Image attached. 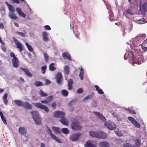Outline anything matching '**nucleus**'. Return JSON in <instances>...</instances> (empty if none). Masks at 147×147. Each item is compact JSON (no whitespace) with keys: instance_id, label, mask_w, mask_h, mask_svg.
<instances>
[{"instance_id":"obj_31","label":"nucleus","mask_w":147,"mask_h":147,"mask_svg":"<svg viewBox=\"0 0 147 147\" xmlns=\"http://www.w3.org/2000/svg\"><path fill=\"white\" fill-rule=\"evenodd\" d=\"M84 74V69L82 68L80 69L79 76L81 80H82L84 79L83 75Z\"/></svg>"},{"instance_id":"obj_37","label":"nucleus","mask_w":147,"mask_h":147,"mask_svg":"<svg viewBox=\"0 0 147 147\" xmlns=\"http://www.w3.org/2000/svg\"><path fill=\"white\" fill-rule=\"evenodd\" d=\"M109 19L111 21H113L114 18V15L113 12L112 11H109Z\"/></svg>"},{"instance_id":"obj_26","label":"nucleus","mask_w":147,"mask_h":147,"mask_svg":"<svg viewBox=\"0 0 147 147\" xmlns=\"http://www.w3.org/2000/svg\"><path fill=\"white\" fill-rule=\"evenodd\" d=\"M95 87L96 88V90L97 91L98 94H104L103 91L98 86L95 85Z\"/></svg>"},{"instance_id":"obj_64","label":"nucleus","mask_w":147,"mask_h":147,"mask_svg":"<svg viewBox=\"0 0 147 147\" xmlns=\"http://www.w3.org/2000/svg\"><path fill=\"white\" fill-rule=\"evenodd\" d=\"M45 83L46 84H48L50 83V82L48 80H46Z\"/></svg>"},{"instance_id":"obj_44","label":"nucleus","mask_w":147,"mask_h":147,"mask_svg":"<svg viewBox=\"0 0 147 147\" xmlns=\"http://www.w3.org/2000/svg\"><path fill=\"white\" fill-rule=\"evenodd\" d=\"M62 132L65 134H67L69 133L68 129L67 128H63L62 129Z\"/></svg>"},{"instance_id":"obj_36","label":"nucleus","mask_w":147,"mask_h":147,"mask_svg":"<svg viewBox=\"0 0 147 147\" xmlns=\"http://www.w3.org/2000/svg\"><path fill=\"white\" fill-rule=\"evenodd\" d=\"M55 64L54 63H51L49 66V70L51 71H54L55 69L56 68L54 67Z\"/></svg>"},{"instance_id":"obj_56","label":"nucleus","mask_w":147,"mask_h":147,"mask_svg":"<svg viewBox=\"0 0 147 147\" xmlns=\"http://www.w3.org/2000/svg\"><path fill=\"white\" fill-rule=\"evenodd\" d=\"M83 92V90L82 89L80 88L77 91V93H81Z\"/></svg>"},{"instance_id":"obj_6","label":"nucleus","mask_w":147,"mask_h":147,"mask_svg":"<svg viewBox=\"0 0 147 147\" xmlns=\"http://www.w3.org/2000/svg\"><path fill=\"white\" fill-rule=\"evenodd\" d=\"M34 105L36 107L41 109H43L46 112L48 113L49 111V109L48 108L41 103L37 102L34 104Z\"/></svg>"},{"instance_id":"obj_19","label":"nucleus","mask_w":147,"mask_h":147,"mask_svg":"<svg viewBox=\"0 0 147 147\" xmlns=\"http://www.w3.org/2000/svg\"><path fill=\"white\" fill-rule=\"evenodd\" d=\"M99 145L101 147H110L109 143L107 142H102L99 143Z\"/></svg>"},{"instance_id":"obj_43","label":"nucleus","mask_w":147,"mask_h":147,"mask_svg":"<svg viewBox=\"0 0 147 147\" xmlns=\"http://www.w3.org/2000/svg\"><path fill=\"white\" fill-rule=\"evenodd\" d=\"M47 66L46 65L43 66L41 67V71L42 74H44L45 73L46 70L47 68Z\"/></svg>"},{"instance_id":"obj_11","label":"nucleus","mask_w":147,"mask_h":147,"mask_svg":"<svg viewBox=\"0 0 147 147\" xmlns=\"http://www.w3.org/2000/svg\"><path fill=\"white\" fill-rule=\"evenodd\" d=\"M97 138L99 139H105L107 137L106 134L103 131H98Z\"/></svg>"},{"instance_id":"obj_7","label":"nucleus","mask_w":147,"mask_h":147,"mask_svg":"<svg viewBox=\"0 0 147 147\" xmlns=\"http://www.w3.org/2000/svg\"><path fill=\"white\" fill-rule=\"evenodd\" d=\"M47 131L49 136H51L52 139L59 143H62V140L57 138L54 135L52 134L51 130L48 127H47Z\"/></svg>"},{"instance_id":"obj_45","label":"nucleus","mask_w":147,"mask_h":147,"mask_svg":"<svg viewBox=\"0 0 147 147\" xmlns=\"http://www.w3.org/2000/svg\"><path fill=\"white\" fill-rule=\"evenodd\" d=\"M123 146L124 147H135L134 145H131L129 143H127L123 144Z\"/></svg>"},{"instance_id":"obj_29","label":"nucleus","mask_w":147,"mask_h":147,"mask_svg":"<svg viewBox=\"0 0 147 147\" xmlns=\"http://www.w3.org/2000/svg\"><path fill=\"white\" fill-rule=\"evenodd\" d=\"M9 17L11 19L14 20H16L18 19V17L16 16V14L13 13L9 14Z\"/></svg>"},{"instance_id":"obj_4","label":"nucleus","mask_w":147,"mask_h":147,"mask_svg":"<svg viewBox=\"0 0 147 147\" xmlns=\"http://www.w3.org/2000/svg\"><path fill=\"white\" fill-rule=\"evenodd\" d=\"M72 129L74 131L79 130L82 128V127L79 123L78 121L73 122L71 124Z\"/></svg>"},{"instance_id":"obj_41","label":"nucleus","mask_w":147,"mask_h":147,"mask_svg":"<svg viewBox=\"0 0 147 147\" xmlns=\"http://www.w3.org/2000/svg\"><path fill=\"white\" fill-rule=\"evenodd\" d=\"M9 9L11 13H14L15 12V9L13 7L9 4H8Z\"/></svg>"},{"instance_id":"obj_32","label":"nucleus","mask_w":147,"mask_h":147,"mask_svg":"<svg viewBox=\"0 0 147 147\" xmlns=\"http://www.w3.org/2000/svg\"><path fill=\"white\" fill-rule=\"evenodd\" d=\"M97 131L95 132L93 131H91L89 132L90 136L92 137H95L97 138Z\"/></svg>"},{"instance_id":"obj_20","label":"nucleus","mask_w":147,"mask_h":147,"mask_svg":"<svg viewBox=\"0 0 147 147\" xmlns=\"http://www.w3.org/2000/svg\"><path fill=\"white\" fill-rule=\"evenodd\" d=\"M141 144V143L140 140L136 139L135 141V147H140Z\"/></svg>"},{"instance_id":"obj_50","label":"nucleus","mask_w":147,"mask_h":147,"mask_svg":"<svg viewBox=\"0 0 147 147\" xmlns=\"http://www.w3.org/2000/svg\"><path fill=\"white\" fill-rule=\"evenodd\" d=\"M138 22L140 24H143L144 23L145 20L144 18L138 20Z\"/></svg>"},{"instance_id":"obj_8","label":"nucleus","mask_w":147,"mask_h":147,"mask_svg":"<svg viewBox=\"0 0 147 147\" xmlns=\"http://www.w3.org/2000/svg\"><path fill=\"white\" fill-rule=\"evenodd\" d=\"M134 53L131 51H130L125 54L124 58L125 60L127 59L126 56H127L128 58L131 61H133L134 60Z\"/></svg>"},{"instance_id":"obj_5","label":"nucleus","mask_w":147,"mask_h":147,"mask_svg":"<svg viewBox=\"0 0 147 147\" xmlns=\"http://www.w3.org/2000/svg\"><path fill=\"white\" fill-rule=\"evenodd\" d=\"M105 125L109 129L113 130L116 129L115 123L111 121H109L105 123Z\"/></svg>"},{"instance_id":"obj_1","label":"nucleus","mask_w":147,"mask_h":147,"mask_svg":"<svg viewBox=\"0 0 147 147\" xmlns=\"http://www.w3.org/2000/svg\"><path fill=\"white\" fill-rule=\"evenodd\" d=\"M54 117H56L60 118V121L63 124L67 125L69 123L68 121L65 118V113H64L59 111H56L54 113Z\"/></svg>"},{"instance_id":"obj_52","label":"nucleus","mask_w":147,"mask_h":147,"mask_svg":"<svg viewBox=\"0 0 147 147\" xmlns=\"http://www.w3.org/2000/svg\"><path fill=\"white\" fill-rule=\"evenodd\" d=\"M44 28L46 30H50L51 28L49 25H46L44 26Z\"/></svg>"},{"instance_id":"obj_54","label":"nucleus","mask_w":147,"mask_h":147,"mask_svg":"<svg viewBox=\"0 0 147 147\" xmlns=\"http://www.w3.org/2000/svg\"><path fill=\"white\" fill-rule=\"evenodd\" d=\"M126 12L129 14H130L131 15H133L134 13L132 12V11L130 9H128L126 11Z\"/></svg>"},{"instance_id":"obj_53","label":"nucleus","mask_w":147,"mask_h":147,"mask_svg":"<svg viewBox=\"0 0 147 147\" xmlns=\"http://www.w3.org/2000/svg\"><path fill=\"white\" fill-rule=\"evenodd\" d=\"M76 101V100H72L71 102H70L69 103V105L70 106H71L73 105Z\"/></svg>"},{"instance_id":"obj_38","label":"nucleus","mask_w":147,"mask_h":147,"mask_svg":"<svg viewBox=\"0 0 147 147\" xmlns=\"http://www.w3.org/2000/svg\"><path fill=\"white\" fill-rule=\"evenodd\" d=\"M146 36V35L145 34H138L137 37L138 38L140 39L141 40H144Z\"/></svg>"},{"instance_id":"obj_49","label":"nucleus","mask_w":147,"mask_h":147,"mask_svg":"<svg viewBox=\"0 0 147 147\" xmlns=\"http://www.w3.org/2000/svg\"><path fill=\"white\" fill-rule=\"evenodd\" d=\"M128 119L131 121L132 123L136 120L133 117H128Z\"/></svg>"},{"instance_id":"obj_58","label":"nucleus","mask_w":147,"mask_h":147,"mask_svg":"<svg viewBox=\"0 0 147 147\" xmlns=\"http://www.w3.org/2000/svg\"><path fill=\"white\" fill-rule=\"evenodd\" d=\"M141 46H142V49L144 51V52L146 51H147V48L145 47H144V46H143L142 45H141Z\"/></svg>"},{"instance_id":"obj_25","label":"nucleus","mask_w":147,"mask_h":147,"mask_svg":"<svg viewBox=\"0 0 147 147\" xmlns=\"http://www.w3.org/2000/svg\"><path fill=\"white\" fill-rule=\"evenodd\" d=\"M23 107H24L25 109H30L32 108L31 105L29 104L28 102H26L24 103Z\"/></svg>"},{"instance_id":"obj_33","label":"nucleus","mask_w":147,"mask_h":147,"mask_svg":"<svg viewBox=\"0 0 147 147\" xmlns=\"http://www.w3.org/2000/svg\"><path fill=\"white\" fill-rule=\"evenodd\" d=\"M0 115L1 116V119L2 120L3 122L5 124H7V123L6 122V120L4 118V117H3V114L2 113V112L1 111H0Z\"/></svg>"},{"instance_id":"obj_63","label":"nucleus","mask_w":147,"mask_h":147,"mask_svg":"<svg viewBox=\"0 0 147 147\" xmlns=\"http://www.w3.org/2000/svg\"><path fill=\"white\" fill-rule=\"evenodd\" d=\"M143 3H141L140 5V9H143L144 6H143Z\"/></svg>"},{"instance_id":"obj_34","label":"nucleus","mask_w":147,"mask_h":147,"mask_svg":"<svg viewBox=\"0 0 147 147\" xmlns=\"http://www.w3.org/2000/svg\"><path fill=\"white\" fill-rule=\"evenodd\" d=\"M39 94L42 97H45L48 96L47 93H45L43 91L40 90L38 92Z\"/></svg>"},{"instance_id":"obj_24","label":"nucleus","mask_w":147,"mask_h":147,"mask_svg":"<svg viewBox=\"0 0 147 147\" xmlns=\"http://www.w3.org/2000/svg\"><path fill=\"white\" fill-rule=\"evenodd\" d=\"M19 133L22 135H24L27 133V132L25 129L23 127H21L19 128Z\"/></svg>"},{"instance_id":"obj_9","label":"nucleus","mask_w":147,"mask_h":147,"mask_svg":"<svg viewBox=\"0 0 147 147\" xmlns=\"http://www.w3.org/2000/svg\"><path fill=\"white\" fill-rule=\"evenodd\" d=\"M80 134L77 133H74L71 134L70 136V139L72 141H76L78 140Z\"/></svg>"},{"instance_id":"obj_21","label":"nucleus","mask_w":147,"mask_h":147,"mask_svg":"<svg viewBox=\"0 0 147 147\" xmlns=\"http://www.w3.org/2000/svg\"><path fill=\"white\" fill-rule=\"evenodd\" d=\"M42 39L45 42H48L49 41V39L47 36V33L45 32H42Z\"/></svg>"},{"instance_id":"obj_57","label":"nucleus","mask_w":147,"mask_h":147,"mask_svg":"<svg viewBox=\"0 0 147 147\" xmlns=\"http://www.w3.org/2000/svg\"><path fill=\"white\" fill-rule=\"evenodd\" d=\"M142 45L147 48V42L144 41Z\"/></svg>"},{"instance_id":"obj_22","label":"nucleus","mask_w":147,"mask_h":147,"mask_svg":"<svg viewBox=\"0 0 147 147\" xmlns=\"http://www.w3.org/2000/svg\"><path fill=\"white\" fill-rule=\"evenodd\" d=\"M52 129L56 134H59L61 133V130L58 127L53 126L52 127Z\"/></svg>"},{"instance_id":"obj_51","label":"nucleus","mask_w":147,"mask_h":147,"mask_svg":"<svg viewBox=\"0 0 147 147\" xmlns=\"http://www.w3.org/2000/svg\"><path fill=\"white\" fill-rule=\"evenodd\" d=\"M51 107L53 109H55L56 107V104L55 102L52 103L51 105Z\"/></svg>"},{"instance_id":"obj_62","label":"nucleus","mask_w":147,"mask_h":147,"mask_svg":"<svg viewBox=\"0 0 147 147\" xmlns=\"http://www.w3.org/2000/svg\"><path fill=\"white\" fill-rule=\"evenodd\" d=\"M0 28L1 29H3L4 28V26L2 23L0 24Z\"/></svg>"},{"instance_id":"obj_40","label":"nucleus","mask_w":147,"mask_h":147,"mask_svg":"<svg viewBox=\"0 0 147 147\" xmlns=\"http://www.w3.org/2000/svg\"><path fill=\"white\" fill-rule=\"evenodd\" d=\"M26 45L28 49L30 52H32L33 51V49L31 46L27 42L26 43Z\"/></svg>"},{"instance_id":"obj_46","label":"nucleus","mask_w":147,"mask_h":147,"mask_svg":"<svg viewBox=\"0 0 147 147\" xmlns=\"http://www.w3.org/2000/svg\"><path fill=\"white\" fill-rule=\"evenodd\" d=\"M44 56L46 62H47L48 60L49 56L46 53H44Z\"/></svg>"},{"instance_id":"obj_39","label":"nucleus","mask_w":147,"mask_h":147,"mask_svg":"<svg viewBox=\"0 0 147 147\" xmlns=\"http://www.w3.org/2000/svg\"><path fill=\"white\" fill-rule=\"evenodd\" d=\"M61 93L62 95L65 96H66L68 95V92L66 90H61Z\"/></svg>"},{"instance_id":"obj_61","label":"nucleus","mask_w":147,"mask_h":147,"mask_svg":"<svg viewBox=\"0 0 147 147\" xmlns=\"http://www.w3.org/2000/svg\"><path fill=\"white\" fill-rule=\"evenodd\" d=\"M130 113L134 114H136V113L135 111L134 110L131 109V111H130Z\"/></svg>"},{"instance_id":"obj_27","label":"nucleus","mask_w":147,"mask_h":147,"mask_svg":"<svg viewBox=\"0 0 147 147\" xmlns=\"http://www.w3.org/2000/svg\"><path fill=\"white\" fill-rule=\"evenodd\" d=\"M64 72L65 74L68 75L69 72V67L67 65L64 67Z\"/></svg>"},{"instance_id":"obj_10","label":"nucleus","mask_w":147,"mask_h":147,"mask_svg":"<svg viewBox=\"0 0 147 147\" xmlns=\"http://www.w3.org/2000/svg\"><path fill=\"white\" fill-rule=\"evenodd\" d=\"M14 41L17 48L19 49L20 51L21 52L23 50V46L21 43L15 38H13Z\"/></svg>"},{"instance_id":"obj_30","label":"nucleus","mask_w":147,"mask_h":147,"mask_svg":"<svg viewBox=\"0 0 147 147\" xmlns=\"http://www.w3.org/2000/svg\"><path fill=\"white\" fill-rule=\"evenodd\" d=\"M84 146L85 147H96L95 145L88 142H86Z\"/></svg>"},{"instance_id":"obj_2","label":"nucleus","mask_w":147,"mask_h":147,"mask_svg":"<svg viewBox=\"0 0 147 147\" xmlns=\"http://www.w3.org/2000/svg\"><path fill=\"white\" fill-rule=\"evenodd\" d=\"M32 115V117L35 123L37 125H40L41 121L40 117L39 116L38 112L36 111H31L30 112Z\"/></svg>"},{"instance_id":"obj_12","label":"nucleus","mask_w":147,"mask_h":147,"mask_svg":"<svg viewBox=\"0 0 147 147\" xmlns=\"http://www.w3.org/2000/svg\"><path fill=\"white\" fill-rule=\"evenodd\" d=\"M62 76L61 73L60 72H58L55 78L56 80L57 83L59 84H62L61 78Z\"/></svg>"},{"instance_id":"obj_13","label":"nucleus","mask_w":147,"mask_h":147,"mask_svg":"<svg viewBox=\"0 0 147 147\" xmlns=\"http://www.w3.org/2000/svg\"><path fill=\"white\" fill-rule=\"evenodd\" d=\"M20 69L24 72L25 74L27 76L30 78L32 76V74L29 71L28 69L22 67H20Z\"/></svg>"},{"instance_id":"obj_18","label":"nucleus","mask_w":147,"mask_h":147,"mask_svg":"<svg viewBox=\"0 0 147 147\" xmlns=\"http://www.w3.org/2000/svg\"><path fill=\"white\" fill-rule=\"evenodd\" d=\"M62 56L64 59H67L70 61L71 60V58L70 55L67 52H65L63 53L62 54Z\"/></svg>"},{"instance_id":"obj_15","label":"nucleus","mask_w":147,"mask_h":147,"mask_svg":"<svg viewBox=\"0 0 147 147\" xmlns=\"http://www.w3.org/2000/svg\"><path fill=\"white\" fill-rule=\"evenodd\" d=\"M53 97L52 96H48L45 100H43L41 101V103L45 104H47L51 102L52 100Z\"/></svg>"},{"instance_id":"obj_55","label":"nucleus","mask_w":147,"mask_h":147,"mask_svg":"<svg viewBox=\"0 0 147 147\" xmlns=\"http://www.w3.org/2000/svg\"><path fill=\"white\" fill-rule=\"evenodd\" d=\"M10 1L13 3L17 4H19L20 3V2L18 0H10Z\"/></svg>"},{"instance_id":"obj_3","label":"nucleus","mask_w":147,"mask_h":147,"mask_svg":"<svg viewBox=\"0 0 147 147\" xmlns=\"http://www.w3.org/2000/svg\"><path fill=\"white\" fill-rule=\"evenodd\" d=\"M10 55L11 57L13 58L11 61L13 67L16 68L18 67L19 65V61L18 59L13 52H11Z\"/></svg>"},{"instance_id":"obj_14","label":"nucleus","mask_w":147,"mask_h":147,"mask_svg":"<svg viewBox=\"0 0 147 147\" xmlns=\"http://www.w3.org/2000/svg\"><path fill=\"white\" fill-rule=\"evenodd\" d=\"M93 113L96 116L98 117L101 121H106L105 117L100 113L99 112H94Z\"/></svg>"},{"instance_id":"obj_59","label":"nucleus","mask_w":147,"mask_h":147,"mask_svg":"<svg viewBox=\"0 0 147 147\" xmlns=\"http://www.w3.org/2000/svg\"><path fill=\"white\" fill-rule=\"evenodd\" d=\"M116 134L117 135H118V136H122V134L121 133H120L119 131L116 132Z\"/></svg>"},{"instance_id":"obj_42","label":"nucleus","mask_w":147,"mask_h":147,"mask_svg":"<svg viewBox=\"0 0 147 147\" xmlns=\"http://www.w3.org/2000/svg\"><path fill=\"white\" fill-rule=\"evenodd\" d=\"M132 123L135 127L137 128H140V124L136 120H135Z\"/></svg>"},{"instance_id":"obj_60","label":"nucleus","mask_w":147,"mask_h":147,"mask_svg":"<svg viewBox=\"0 0 147 147\" xmlns=\"http://www.w3.org/2000/svg\"><path fill=\"white\" fill-rule=\"evenodd\" d=\"M20 81L22 82H24V80L22 77H20Z\"/></svg>"},{"instance_id":"obj_17","label":"nucleus","mask_w":147,"mask_h":147,"mask_svg":"<svg viewBox=\"0 0 147 147\" xmlns=\"http://www.w3.org/2000/svg\"><path fill=\"white\" fill-rule=\"evenodd\" d=\"M73 81L72 79H69L68 82L67 86L68 89L69 90H71L73 88L72 85Z\"/></svg>"},{"instance_id":"obj_28","label":"nucleus","mask_w":147,"mask_h":147,"mask_svg":"<svg viewBox=\"0 0 147 147\" xmlns=\"http://www.w3.org/2000/svg\"><path fill=\"white\" fill-rule=\"evenodd\" d=\"M7 93H5L4 94L3 96V100L4 104L7 105L8 103V100L7 99Z\"/></svg>"},{"instance_id":"obj_23","label":"nucleus","mask_w":147,"mask_h":147,"mask_svg":"<svg viewBox=\"0 0 147 147\" xmlns=\"http://www.w3.org/2000/svg\"><path fill=\"white\" fill-rule=\"evenodd\" d=\"M15 103L18 106L23 107L24 102L20 100H16L14 101Z\"/></svg>"},{"instance_id":"obj_16","label":"nucleus","mask_w":147,"mask_h":147,"mask_svg":"<svg viewBox=\"0 0 147 147\" xmlns=\"http://www.w3.org/2000/svg\"><path fill=\"white\" fill-rule=\"evenodd\" d=\"M16 10L19 16L23 18H25L26 16L25 14L22 11L20 8L17 7L16 8Z\"/></svg>"},{"instance_id":"obj_48","label":"nucleus","mask_w":147,"mask_h":147,"mask_svg":"<svg viewBox=\"0 0 147 147\" xmlns=\"http://www.w3.org/2000/svg\"><path fill=\"white\" fill-rule=\"evenodd\" d=\"M15 32L16 34H18L19 35L21 36L24 37L25 36V34L23 33L20 32L18 31H16Z\"/></svg>"},{"instance_id":"obj_47","label":"nucleus","mask_w":147,"mask_h":147,"mask_svg":"<svg viewBox=\"0 0 147 147\" xmlns=\"http://www.w3.org/2000/svg\"><path fill=\"white\" fill-rule=\"evenodd\" d=\"M91 97V95H88L86 97L84 98L83 100V101H86V100L90 99Z\"/></svg>"},{"instance_id":"obj_35","label":"nucleus","mask_w":147,"mask_h":147,"mask_svg":"<svg viewBox=\"0 0 147 147\" xmlns=\"http://www.w3.org/2000/svg\"><path fill=\"white\" fill-rule=\"evenodd\" d=\"M34 85L37 87L42 86L43 85L42 83L40 81H36L34 84Z\"/></svg>"}]
</instances>
